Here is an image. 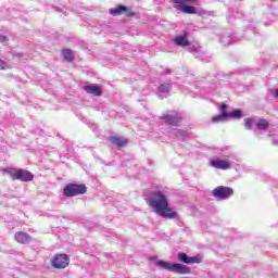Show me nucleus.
Wrapping results in <instances>:
<instances>
[{
	"mask_svg": "<svg viewBox=\"0 0 278 278\" xmlns=\"http://www.w3.org/2000/svg\"><path fill=\"white\" fill-rule=\"evenodd\" d=\"M176 10H180L184 14H197V8L185 5L186 3H174Z\"/></svg>",
	"mask_w": 278,
	"mask_h": 278,
	"instance_id": "11",
	"label": "nucleus"
},
{
	"mask_svg": "<svg viewBox=\"0 0 278 278\" xmlns=\"http://www.w3.org/2000/svg\"><path fill=\"white\" fill-rule=\"evenodd\" d=\"M269 126H270V124L268 123V121L261 118V119H258V123L256 124V129L264 131V130L268 129Z\"/></svg>",
	"mask_w": 278,
	"mask_h": 278,
	"instance_id": "17",
	"label": "nucleus"
},
{
	"mask_svg": "<svg viewBox=\"0 0 278 278\" xmlns=\"http://www.w3.org/2000/svg\"><path fill=\"white\" fill-rule=\"evenodd\" d=\"M212 194L215 199L225 200L229 199V197H233V189L230 187L219 186L213 190Z\"/></svg>",
	"mask_w": 278,
	"mask_h": 278,
	"instance_id": "5",
	"label": "nucleus"
},
{
	"mask_svg": "<svg viewBox=\"0 0 278 278\" xmlns=\"http://www.w3.org/2000/svg\"><path fill=\"white\" fill-rule=\"evenodd\" d=\"M274 97H276V98L278 99V89H276V90L274 91Z\"/></svg>",
	"mask_w": 278,
	"mask_h": 278,
	"instance_id": "26",
	"label": "nucleus"
},
{
	"mask_svg": "<svg viewBox=\"0 0 278 278\" xmlns=\"http://www.w3.org/2000/svg\"><path fill=\"white\" fill-rule=\"evenodd\" d=\"M84 90L88 92V94H94V97H101L103 91L97 86H85Z\"/></svg>",
	"mask_w": 278,
	"mask_h": 278,
	"instance_id": "15",
	"label": "nucleus"
},
{
	"mask_svg": "<svg viewBox=\"0 0 278 278\" xmlns=\"http://www.w3.org/2000/svg\"><path fill=\"white\" fill-rule=\"evenodd\" d=\"M110 14H112V16H122V14H124L127 18H134V16H136V13L131 11V8L125 5H118L111 9Z\"/></svg>",
	"mask_w": 278,
	"mask_h": 278,
	"instance_id": "6",
	"label": "nucleus"
},
{
	"mask_svg": "<svg viewBox=\"0 0 278 278\" xmlns=\"http://www.w3.org/2000/svg\"><path fill=\"white\" fill-rule=\"evenodd\" d=\"M244 125H245V129H248V131H251V129H253V118L251 117L245 118Z\"/></svg>",
	"mask_w": 278,
	"mask_h": 278,
	"instance_id": "20",
	"label": "nucleus"
},
{
	"mask_svg": "<svg viewBox=\"0 0 278 278\" xmlns=\"http://www.w3.org/2000/svg\"><path fill=\"white\" fill-rule=\"evenodd\" d=\"M15 240L20 244H27V242H29V240H31V237H29V235H27V232H16Z\"/></svg>",
	"mask_w": 278,
	"mask_h": 278,
	"instance_id": "13",
	"label": "nucleus"
},
{
	"mask_svg": "<svg viewBox=\"0 0 278 278\" xmlns=\"http://www.w3.org/2000/svg\"><path fill=\"white\" fill-rule=\"evenodd\" d=\"M13 179H17L18 181H31L34 174L29 170L18 169L13 174Z\"/></svg>",
	"mask_w": 278,
	"mask_h": 278,
	"instance_id": "8",
	"label": "nucleus"
},
{
	"mask_svg": "<svg viewBox=\"0 0 278 278\" xmlns=\"http://www.w3.org/2000/svg\"><path fill=\"white\" fill-rule=\"evenodd\" d=\"M198 0H174V3H193Z\"/></svg>",
	"mask_w": 278,
	"mask_h": 278,
	"instance_id": "23",
	"label": "nucleus"
},
{
	"mask_svg": "<svg viewBox=\"0 0 278 278\" xmlns=\"http://www.w3.org/2000/svg\"><path fill=\"white\" fill-rule=\"evenodd\" d=\"M62 55L66 62H73L75 60V55L71 49H64Z\"/></svg>",
	"mask_w": 278,
	"mask_h": 278,
	"instance_id": "16",
	"label": "nucleus"
},
{
	"mask_svg": "<svg viewBox=\"0 0 278 278\" xmlns=\"http://www.w3.org/2000/svg\"><path fill=\"white\" fill-rule=\"evenodd\" d=\"M7 68H10V66H8V63H5V61L0 60V71H5Z\"/></svg>",
	"mask_w": 278,
	"mask_h": 278,
	"instance_id": "22",
	"label": "nucleus"
},
{
	"mask_svg": "<svg viewBox=\"0 0 278 278\" xmlns=\"http://www.w3.org/2000/svg\"><path fill=\"white\" fill-rule=\"evenodd\" d=\"M9 40H10V39H8V37H5V36H0V42H1V45H8Z\"/></svg>",
	"mask_w": 278,
	"mask_h": 278,
	"instance_id": "24",
	"label": "nucleus"
},
{
	"mask_svg": "<svg viewBox=\"0 0 278 278\" xmlns=\"http://www.w3.org/2000/svg\"><path fill=\"white\" fill-rule=\"evenodd\" d=\"M172 88L170 84H163L159 87V90L160 92H170Z\"/></svg>",
	"mask_w": 278,
	"mask_h": 278,
	"instance_id": "21",
	"label": "nucleus"
},
{
	"mask_svg": "<svg viewBox=\"0 0 278 278\" xmlns=\"http://www.w3.org/2000/svg\"><path fill=\"white\" fill-rule=\"evenodd\" d=\"M165 125H172L173 127H177L179 123H181L182 118L177 112H173V114L164 113L162 116Z\"/></svg>",
	"mask_w": 278,
	"mask_h": 278,
	"instance_id": "7",
	"label": "nucleus"
},
{
	"mask_svg": "<svg viewBox=\"0 0 278 278\" xmlns=\"http://www.w3.org/2000/svg\"><path fill=\"white\" fill-rule=\"evenodd\" d=\"M178 260L182 262V264H200L201 257L194 256V257H189L188 254L180 252L178 253Z\"/></svg>",
	"mask_w": 278,
	"mask_h": 278,
	"instance_id": "10",
	"label": "nucleus"
},
{
	"mask_svg": "<svg viewBox=\"0 0 278 278\" xmlns=\"http://www.w3.org/2000/svg\"><path fill=\"white\" fill-rule=\"evenodd\" d=\"M157 266L165 268V270H172V273H177L178 275H188L190 274V268L186 265L177 264V263H168L164 261H160Z\"/></svg>",
	"mask_w": 278,
	"mask_h": 278,
	"instance_id": "2",
	"label": "nucleus"
},
{
	"mask_svg": "<svg viewBox=\"0 0 278 278\" xmlns=\"http://www.w3.org/2000/svg\"><path fill=\"white\" fill-rule=\"evenodd\" d=\"M86 192H88L86 185L71 184L63 189L65 197H77V194H86Z\"/></svg>",
	"mask_w": 278,
	"mask_h": 278,
	"instance_id": "3",
	"label": "nucleus"
},
{
	"mask_svg": "<svg viewBox=\"0 0 278 278\" xmlns=\"http://www.w3.org/2000/svg\"><path fill=\"white\" fill-rule=\"evenodd\" d=\"M211 166L218 170H229V168H231V162L228 160H213L211 161Z\"/></svg>",
	"mask_w": 278,
	"mask_h": 278,
	"instance_id": "9",
	"label": "nucleus"
},
{
	"mask_svg": "<svg viewBox=\"0 0 278 278\" xmlns=\"http://www.w3.org/2000/svg\"><path fill=\"white\" fill-rule=\"evenodd\" d=\"M110 141L114 147L118 148L127 147V144H129V141H127L125 137L112 136L110 137Z\"/></svg>",
	"mask_w": 278,
	"mask_h": 278,
	"instance_id": "12",
	"label": "nucleus"
},
{
	"mask_svg": "<svg viewBox=\"0 0 278 278\" xmlns=\"http://www.w3.org/2000/svg\"><path fill=\"white\" fill-rule=\"evenodd\" d=\"M188 35L184 34L181 36L175 37L174 42L178 45V47H188L190 41H188Z\"/></svg>",
	"mask_w": 278,
	"mask_h": 278,
	"instance_id": "14",
	"label": "nucleus"
},
{
	"mask_svg": "<svg viewBox=\"0 0 278 278\" xmlns=\"http://www.w3.org/2000/svg\"><path fill=\"white\" fill-rule=\"evenodd\" d=\"M227 118H240L242 116V110L237 109L230 113H226Z\"/></svg>",
	"mask_w": 278,
	"mask_h": 278,
	"instance_id": "18",
	"label": "nucleus"
},
{
	"mask_svg": "<svg viewBox=\"0 0 278 278\" xmlns=\"http://www.w3.org/2000/svg\"><path fill=\"white\" fill-rule=\"evenodd\" d=\"M227 118V113H222L220 115H216L212 117L213 123H220V121H225Z\"/></svg>",
	"mask_w": 278,
	"mask_h": 278,
	"instance_id": "19",
	"label": "nucleus"
},
{
	"mask_svg": "<svg viewBox=\"0 0 278 278\" xmlns=\"http://www.w3.org/2000/svg\"><path fill=\"white\" fill-rule=\"evenodd\" d=\"M225 110H227V104L223 103V104L220 105V112H222V114H226V113H225Z\"/></svg>",
	"mask_w": 278,
	"mask_h": 278,
	"instance_id": "25",
	"label": "nucleus"
},
{
	"mask_svg": "<svg viewBox=\"0 0 278 278\" xmlns=\"http://www.w3.org/2000/svg\"><path fill=\"white\" fill-rule=\"evenodd\" d=\"M148 203L152 210L163 218H177L179 214L168 204V198L162 191H153L148 197Z\"/></svg>",
	"mask_w": 278,
	"mask_h": 278,
	"instance_id": "1",
	"label": "nucleus"
},
{
	"mask_svg": "<svg viewBox=\"0 0 278 278\" xmlns=\"http://www.w3.org/2000/svg\"><path fill=\"white\" fill-rule=\"evenodd\" d=\"M51 264L53 268H58L59 270H62L71 264V258L66 254H56L52 261Z\"/></svg>",
	"mask_w": 278,
	"mask_h": 278,
	"instance_id": "4",
	"label": "nucleus"
}]
</instances>
